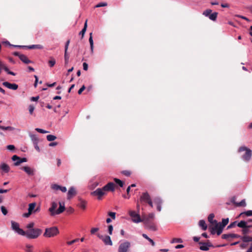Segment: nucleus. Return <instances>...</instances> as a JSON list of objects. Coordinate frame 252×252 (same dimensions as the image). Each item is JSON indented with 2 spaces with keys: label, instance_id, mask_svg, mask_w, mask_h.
I'll return each instance as SVG.
<instances>
[{
  "label": "nucleus",
  "instance_id": "bb28decb",
  "mask_svg": "<svg viewBox=\"0 0 252 252\" xmlns=\"http://www.w3.org/2000/svg\"><path fill=\"white\" fill-rule=\"evenodd\" d=\"M29 136L33 144L35 143H38L39 139L36 135L30 133Z\"/></svg>",
  "mask_w": 252,
  "mask_h": 252
},
{
  "label": "nucleus",
  "instance_id": "6e6d98bb",
  "mask_svg": "<svg viewBox=\"0 0 252 252\" xmlns=\"http://www.w3.org/2000/svg\"><path fill=\"white\" fill-rule=\"evenodd\" d=\"M0 208H1V212L3 214V215L5 216V215H7V210L5 208V207L3 206H1Z\"/></svg>",
  "mask_w": 252,
  "mask_h": 252
},
{
  "label": "nucleus",
  "instance_id": "69168bd1",
  "mask_svg": "<svg viewBox=\"0 0 252 252\" xmlns=\"http://www.w3.org/2000/svg\"><path fill=\"white\" fill-rule=\"evenodd\" d=\"M34 223L33 222H31L27 224V227L30 229L33 228Z\"/></svg>",
  "mask_w": 252,
  "mask_h": 252
},
{
  "label": "nucleus",
  "instance_id": "9b49d317",
  "mask_svg": "<svg viewBox=\"0 0 252 252\" xmlns=\"http://www.w3.org/2000/svg\"><path fill=\"white\" fill-rule=\"evenodd\" d=\"M21 169L26 173L30 176H33L35 174L36 170L34 168L31 167L29 166H25L21 168Z\"/></svg>",
  "mask_w": 252,
  "mask_h": 252
},
{
  "label": "nucleus",
  "instance_id": "c03bdc74",
  "mask_svg": "<svg viewBox=\"0 0 252 252\" xmlns=\"http://www.w3.org/2000/svg\"><path fill=\"white\" fill-rule=\"evenodd\" d=\"M114 181L115 182L116 184H117L120 187H123L124 184V183L121 181V180L117 179V178H114Z\"/></svg>",
  "mask_w": 252,
  "mask_h": 252
},
{
  "label": "nucleus",
  "instance_id": "72a5a7b5",
  "mask_svg": "<svg viewBox=\"0 0 252 252\" xmlns=\"http://www.w3.org/2000/svg\"><path fill=\"white\" fill-rule=\"evenodd\" d=\"M51 188H52V189H53L54 190H61L63 192V187H62L61 186H59L57 184H53V185H52Z\"/></svg>",
  "mask_w": 252,
  "mask_h": 252
},
{
  "label": "nucleus",
  "instance_id": "a19ab883",
  "mask_svg": "<svg viewBox=\"0 0 252 252\" xmlns=\"http://www.w3.org/2000/svg\"><path fill=\"white\" fill-rule=\"evenodd\" d=\"M89 42L90 44L91 49L92 50V52H93V47H94V42H93V37H92V33H90V37H89Z\"/></svg>",
  "mask_w": 252,
  "mask_h": 252
},
{
  "label": "nucleus",
  "instance_id": "423d86ee",
  "mask_svg": "<svg viewBox=\"0 0 252 252\" xmlns=\"http://www.w3.org/2000/svg\"><path fill=\"white\" fill-rule=\"evenodd\" d=\"M145 224V227L146 228L149 229L152 231H156L157 230V227L155 223L152 221H149L147 219H142V221Z\"/></svg>",
  "mask_w": 252,
  "mask_h": 252
},
{
  "label": "nucleus",
  "instance_id": "a18cd8bd",
  "mask_svg": "<svg viewBox=\"0 0 252 252\" xmlns=\"http://www.w3.org/2000/svg\"><path fill=\"white\" fill-rule=\"evenodd\" d=\"M241 232L243 235H248L251 232V231L249 228L245 227V228L242 229Z\"/></svg>",
  "mask_w": 252,
  "mask_h": 252
},
{
  "label": "nucleus",
  "instance_id": "ddd939ff",
  "mask_svg": "<svg viewBox=\"0 0 252 252\" xmlns=\"http://www.w3.org/2000/svg\"><path fill=\"white\" fill-rule=\"evenodd\" d=\"M199 249L202 251H207L209 250L210 247H213L212 244L208 241L207 242H199Z\"/></svg>",
  "mask_w": 252,
  "mask_h": 252
},
{
  "label": "nucleus",
  "instance_id": "a211bd4d",
  "mask_svg": "<svg viewBox=\"0 0 252 252\" xmlns=\"http://www.w3.org/2000/svg\"><path fill=\"white\" fill-rule=\"evenodd\" d=\"M3 69L5 71L7 72V74L15 76L16 75V73L14 72L10 71L8 67L0 61V74L1 73V70Z\"/></svg>",
  "mask_w": 252,
  "mask_h": 252
},
{
  "label": "nucleus",
  "instance_id": "a878e982",
  "mask_svg": "<svg viewBox=\"0 0 252 252\" xmlns=\"http://www.w3.org/2000/svg\"><path fill=\"white\" fill-rule=\"evenodd\" d=\"M0 168L3 171H4L5 173H8L10 170V168L9 166L5 163H3L1 164Z\"/></svg>",
  "mask_w": 252,
  "mask_h": 252
},
{
  "label": "nucleus",
  "instance_id": "e433bc0d",
  "mask_svg": "<svg viewBox=\"0 0 252 252\" xmlns=\"http://www.w3.org/2000/svg\"><path fill=\"white\" fill-rule=\"evenodd\" d=\"M0 129L3 130H10V131H12V130H13L15 129L14 127L10 126H0Z\"/></svg>",
  "mask_w": 252,
  "mask_h": 252
},
{
  "label": "nucleus",
  "instance_id": "aec40b11",
  "mask_svg": "<svg viewBox=\"0 0 252 252\" xmlns=\"http://www.w3.org/2000/svg\"><path fill=\"white\" fill-rule=\"evenodd\" d=\"M79 202L77 204V206L82 209L83 210H85L86 208L87 205V201L82 199L81 198H78Z\"/></svg>",
  "mask_w": 252,
  "mask_h": 252
},
{
  "label": "nucleus",
  "instance_id": "680f3d73",
  "mask_svg": "<svg viewBox=\"0 0 252 252\" xmlns=\"http://www.w3.org/2000/svg\"><path fill=\"white\" fill-rule=\"evenodd\" d=\"M108 233L110 235H112V231H113V227L112 226V225H109L108 227Z\"/></svg>",
  "mask_w": 252,
  "mask_h": 252
},
{
  "label": "nucleus",
  "instance_id": "e2e57ef3",
  "mask_svg": "<svg viewBox=\"0 0 252 252\" xmlns=\"http://www.w3.org/2000/svg\"><path fill=\"white\" fill-rule=\"evenodd\" d=\"M12 47H16V48H19L27 49V46H25V45H12Z\"/></svg>",
  "mask_w": 252,
  "mask_h": 252
},
{
  "label": "nucleus",
  "instance_id": "39448f33",
  "mask_svg": "<svg viewBox=\"0 0 252 252\" xmlns=\"http://www.w3.org/2000/svg\"><path fill=\"white\" fill-rule=\"evenodd\" d=\"M145 224V227L146 228L149 229L152 231H156L157 230V227L155 223L152 221H149L147 219H142V221Z\"/></svg>",
  "mask_w": 252,
  "mask_h": 252
},
{
  "label": "nucleus",
  "instance_id": "338daca9",
  "mask_svg": "<svg viewBox=\"0 0 252 252\" xmlns=\"http://www.w3.org/2000/svg\"><path fill=\"white\" fill-rule=\"evenodd\" d=\"M86 87L84 85H83L82 87L79 90L78 92V94H81L83 91L85 89Z\"/></svg>",
  "mask_w": 252,
  "mask_h": 252
},
{
  "label": "nucleus",
  "instance_id": "9d476101",
  "mask_svg": "<svg viewBox=\"0 0 252 252\" xmlns=\"http://www.w3.org/2000/svg\"><path fill=\"white\" fill-rule=\"evenodd\" d=\"M91 194L94 196H97L98 199L100 200L102 197L106 193L102 188L97 189L95 190L92 192Z\"/></svg>",
  "mask_w": 252,
  "mask_h": 252
},
{
  "label": "nucleus",
  "instance_id": "412c9836",
  "mask_svg": "<svg viewBox=\"0 0 252 252\" xmlns=\"http://www.w3.org/2000/svg\"><path fill=\"white\" fill-rule=\"evenodd\" d=\"M252 155V151L249 149L246 151L245 154L243 156L242 158L245 161H249L251 158Z\"/></svg>",
  "mask_w": 252,
  "mask_h": 252
},
{
  "label": "nucleus",
  "instance_id": "6e6552de",
  "mask_svg": "<svg viewBox=\"0 0 252 252\" xmlns=\"http://www.w3.org/2000/svg\"><path fill=\"white\" fill-rule=\"evenodd\" d=\"M129 215L132 218V220L135 223H138L142 221V219L140 218V215L134 211H129Z\"/></svg>",
  "mask_w": 252,
  "mask_h": 252
},
{
  "label": "nucleus",
  "instance_id": "4be33fe9",
  "mask_svg": "<svg viewBox=\"0 0 252 252\" xmlns=\"http://www.w3.org/2000/svg\"><path fill=\"white\" fill-rule=\"evenodd\" d=\"M215 217V216H214V214H210L208 217V221L212 224V225H214V224H216L217 223H218V222H217V221L216 220H213L214 218Z\"/></svg>",
  "mask_w": 252,
  "mask_h": 252
},
{
  "label": "nucleus",
  "instance_id": "79ce46f5",
  "mask_svg": "<svg viewBox=\"0 0 252 252\" xmlns=\"http://www.w3.org/2000/svg\"><path fill=\"white\" fill-rule=\"evenodd\" d=\"M142 236L145 238L146 239H147V240H148L150 243L151 244V245L153 246H154L155 245V242H154V241L151 239L150 238H149L146 234H142Z\"/></svg>",
  "mask_w": 252,
  "mask_h": 252
},
{
  "label": "nucleus",
  "instance_id": "8fccbe9b",
  "mask_svg": "<svg viewBox=\"0 0 252 252\" xmlns=\"http://www.w3.org/2000/svg\"><path fill=\"white\" fill-rule=\"evenodd\" d=\"M183 240L181 238H173L172 241H171V243H182Z\"/></svg>",
  "mask_w": 252,
  "mask_h": 252
},
{
  "label": "nucleus",
  "instance_id": "49530a36",
  "mask_svg": "<svg viewBox=\"0 0 252 252\" xmlns=\"http://www.w3.org/2000/svg\"><path fill=\"white\" fill-rule=\"evenodd\" d=\"M47 140L48 141H53L54 140H55L57 137L56 136H55V135H48L47 136Z\"/></svg>",
  "mask_w": 252,
  "mask_h": 252
},
{
  "label": "nucleus",
  "instance_id": "2f4dec72",
  "mask_svg": "<svg viewBox=\"0 0 252 252\" xmlns=\"http://www.w3.org/2000/svg\"><path fill=\"white\" fill-rule=\"evenodd\" d=\"M228 222H229L228 218L223 219L222 220L221 223L219 222V223H218V224H219V225H220V226H221V227L224 228L228 224Z\"/></svg>",
  "mask_w": 252,
  "mask_h": 252
},
{
  "label": "nucleus",
  "instance_id": "37998d69",
  "mask_svg": "<svg viewBox=\"0 0 252 252\" xmlns=\"http://www.w3.org/2000/svg\"><path fill=\"white\" fill-rule=\"evenodd\" d=\"M35 205H36V203L35 202L29 204L28 211H29L30 212H32L33 211V210L34 209Z\"/></svg>",
  "mask_w": 252,
  "mask_h": 252
},
{
  "label": "nucleus",
  "instance_id": "b1692460",
  "mask_svg": "<svg viewBox=\"0 0 252 252\" xmlns=\"http://www.w3.org/2000/svg\"><path fill=\"white\" fill-rule=\"evenodd\" d=\"M20 60L26 64H28L32 63V61L29 60L28 58L24 54L21 55L20 57Z\"/></svg>",
  "mask_w": 252,
  "mask_h": 252
},
{
  "label": "nucleus",
  "instance_id": "0eeeda50",
  "mask_svg": "<svg viewBox=\"0 0 252 252\" xmlns=\"http://www.w3.org/2000/svg\"><path fill=\"white\" fill-rule=\"evenodd\" d=\"M130 247V243L125 241L121 243L118 248V252H127Z\"/></svg>",
  "mask_w": 252,
  "mask_h": 252
},
{
  "label": "nucleus",
  "instance_id": "7ed1b4c3",
  "mask_svg": "<svg viewBox=\"0 0 252 252\" xmlns=\"http://www.w3.org/2000/svg\"><path fill=\"white\" fill-rule=\"evenodd\" d=\"M59 233L58 229L56 227L47 228L43 234L45 237H52L56 235Z\"/></svg>",
  "mask_w": 252,
  "mask_h": 252
},
{
  "label": "nucleus",
  "instance_id": "58836bf2",
  "mask_svg": "<svg viewBox=\"0 0 252 252\" xmlns=\"http://www.w3.org/2000/svg\"><path fill=\"white\" fill-rule=\"evenodd\" d=\"M213 225L214 226H210L209 227V229L212 234H215V233L216 232L217 226L216 224H214Z\"/></svg>",
  "mask_w": 252,
  "mask_h": 252
},
{
  "label": "nucleus",
  "instance_id": "4d7b16f0",
  "mask_svg": "<svg viewBox=\"0 0 252 252\" xmlns=\"http://www.w3.org/2000/svg\"><path fill=\"white\" fill-rule=\"evenodd\" d=\"M249 149L248 148H247L246 147H245V146H242V147H240L239 149H238V152H242L243 151H246L247 150H248Z\"/></svg>",
  "mask_w": 252,
  "mask_h": 252
},
{
  "label": "nucleus",
  "instance_id": "cd10ccee",
  "mask_svg": "<svg viewBox=\"0 0 252 252\" xmlns=\"http://www.w3.org/2000/svg\"><path fill=\"white\" fill-rule=\"evenodd\" d=\"M248 222H248V220L247 221L245 220H241L237 223V225L239 227L244 229L247 227V224H248Z\"/></svg>",
  "mask_w": 252,
  "mask_h": 252
},
{
  "label": "nucleus",
  "instance_id": "052dcab7",
  "mask_svg": "<svg viewBox=\"0 0 252 252\" xmlns=\"http://www.w3.org/2000/svg\"><path fill=\"white\" fill-rule=\"evenodd\" d=\"M48 63L49 64V65L51 67H52L55 65V64L56 63V61L54 59H52V60H50Z\"/></svg>",
  "mask_w": 252,
  "mask_h": 252
},
{
  "label": "nucleus",
  "instance_id": "de8ad7c7",
  "mask_svg": "<svg viewBox=\"0 0 252 252\" xmlns=\"http://www.w3.org/2000/svg\"><path fill=\"white\" fill-rule=\"evenodd\" d=\"M211 12H212V10H211L210 9H208L205 10L203 12V14L206 17H209L210 16V14L211 13Z\"/></svg>",
  "mask_w": 252,
  "mask_h": 252
},
{
  "label": "nucleus",
  "instance_id": "c756f323",
  "mask_svg": "<svg viewBox=\"0 0 252 252\" xmlns=\"http://www.w3.org/2000/svg\"><path fill=\"white\" fill-rule=\"evenodd\" d=\"M69 43H70V40H68L65 43V52H64V57L65 58V61H66L69 58V57L67 56V50L68 49V47L69 46Z\"/></svg>",
  "mask_w": 252,
  "mask_h": 252
},
{
  "label": "nucleus",
  "instance_id": "ea45409f",
  "mask_svg": "<svg viewBox=\"0 0 252 252\" xmlns=\"http://www.w3.org/2000/svg\"><path fill=\"white\" fill-rule=\"evenodd\" d=\"M66 211V214L69 215L73 213L74 212V210L73 208L69 207L68 208L65 209V206H64V211Z\"/></svg>",
  "mask_w": 252,
  "mask_h": 252
},
{
  "label": "nucleus",
  "instance_id": "6ab92c4d",
  "mask_svg": "<svg viewBox=\"0 0 252 252\" xmlns=\"http://www.w3.org/2000/svg\"><path fill=\"white\" fill-rule=\"evenodd\" d=\"M76 190L74 187L70 188L67 192V199L68 200L71 199L76 195Z\"/></svg>",
  "mask_w": 252,
  "mask_h": 252
},
{
  "label": "nucleus",
  "instance_id": "f8f14e48",
  "mask_svg": "<svg viewBox=\"0 0 252 252\" xmlns=\"http://www.w3.org/2000/svg\"><path fill=\"white\" fill-rule=\"evenodd\" d=\"M12 160L13 161H15L14 163V165L15 166H18L20 165L21 163L25 162L27 161V159L26 158H20L17 155H14L12 157Z\"/></svg>",
  "mask_w": 252,
  "mask_h": 252
},
{
  "label": "nucleus",
  "instance_id": "4c0bfd02",
  "mask_svg": "<svg viewBox=\"0 0 252 252\" xmlns=\"http://www.w3.org/2000/svg\"><path fill=\"white\" fill-rule=\"evenodd\" d=\"M154 201L157 205H161L162 203V200L158 197H155L154 199Z\"/></svg>",
  "mask_w": 252,
  "mask_h": 252
},
{
  "label": "nucleus",
  "instance_id": "c85d7f7f",
  "mask_svg": "<svg viewBox=\"0 0 252 252\" xmlns=\"http://www.w3.org/2000/svg\"><path fill=\"white\" fill-rule=\"evenodd\" d=\"M43 48L42 45L40 44H35V45H32L27 46V49H42Z\"/></svg>",
  "mask_w": 252,
  "mask_h": 252
},
{
  "label": "nucleus",
  "instance_id": "dca6fc26",
  "mask_svg": "<svg viewBox=\"0 0 252 252\" xmlns=\"http://www.w3.org/2000/svg\"><path fill=\"white\" fill-rule=\"evenodd\" d=\"M240 236L233 233L224 234L221 235V238L230 241V239L239 238Z\"/></svg>",
  "mask_w": 252,
  "mask_h": 252
},
{
  "label": "nucleus",
  "instance_id": "3c124183",
  "mask_svg": "<svg viewBox=\"0 0 252 252\" xmlns=\"http://www.w3.org/2000/svg\"><path fill=\"white\" fill-rule=\"evenodd\" d=\"M245 214L247 216H252V210L247 211L240 214V216Z\"/></svg>",
  "mask_w": 252,
  "mask_h": 252
},
{
  "label": "nucleus",
  "instance_id": "5701e85b",
  "mask_svg": "<svg viewBox=\"0 0 252 252\" xmlns=\"http://www.w3.org/2000/svg\"><path fill=\"white\" fill-rule=\"evenodd\" d=\"M240 238L244 243L252 241V237L249 236L248 235H243V236H240Z\"/></svg>",
  "mask_w": 252,
  "mask_h": 252
},
{
  "label": "nucleus",
  "instance_id": "4468645a",
  "mask_svg": "<svg viewBox=\"0 0 252 252\" xmlns=\"http://www.w3.org/2000/svg\"><path fill=\"white\" fill-rule=\"evenodd\" d=\"M115 185L113 182H109L105 186L102 187V189L106 192V191H114L115 190Z\"/></svg>",
  "mask_w": 252,
  "mask_h": 252
},
{
  "label": "nucleus",
  "instance_id": "603ef678",
  "mask_svg": "<svg viewBox=\"0 0 252 252\" xmlns=\"http://www.w3.org/2000/svg\"><path fill=\"white\" fill-rule=\"evenodd\" d=\"M246 202L245 200H242L241 202L236 203V206H246Z\"/></svg>",
  "mask_w": 252,
  "mask_h": 252
},
{
  "label": "nucleus",
  "instance_id": "0e129e2a",
  "mask_svg": "<svg viewBox=\"0 0 252 252\" xmlns=\"http://www.w3.org/2000/svg\"><path fill=\"white\" fill-rule=\"evenodd\" d=\"M108 215L112 218V219H115L116 213L114 212H110L108 213Z\"/></svg>",
  "mask_w": 252,
  "mask_h": 252
},
{
  "label": "nucleus",
  "instance_id": "1a4fd4ad",
  "mask_svg": "<svg viewBox=\"0 0 252 252\" xmlns=\"http://www.w3.org/2000/svg\"><path fill=\"white\" fill-rule=\"evenodd\" d=\"M97 237L104 243L106 245L112 246L113 243L109 236H103L99 233L97 234Z\"/></svg>",
  "mask_w": 252,
  "mask_h": 252
},
{
  "label": "nucleus",
  "instance_id": "bf43d9fd",
  "mask_svg": "<svg viewBox=\"0 0 252 252\" xmlns=\"http://www.w3.org/2000/svg\"><path fill=\"white\" fill-rule=\"evenodd\" d=\"M107 5V3L106 2H100L97 4L95 7H100L102 6H106Z\"/></svg>",
  "mask_w": 252,
  "mask_h": 252
},
{
  "label": "nucleus",
  "instance_id": "09e8293b",
  "mask_svg": "<svg viewBox=\"0 0 252 252\" xmlns=\"http://www.w3.org/2000/svg\"><path fill=\"white\" fill-rule=\"evenodd\" d=\"M35 130L37 131L38 132L41 133H49V131L45 130L44 129L39 128H36Z\"/></svg>",
  "mask_w": 252,
  "mask_h": 252
},
{
  "label": "nucleus",
  "instance_id": "13d9d810",
  "mask_svg": "<svg viewBox=\"0 0 252 252\" xmlns=\"http://www.w3.org/2000/svg\"><path fill=\"white\" fill-rule=\"evenodd\" d=\"M34 110V107L32 105H30L29 107V110L30 114H32Z\"/></svg>",
  "mask_w": 252,
  "mask_h": 252
},
{
  "label": "nucleus",
  "instance_id": "20e7f679",
  "mask_svg": "<svg viewBox=\"0 0 252 252\" xmlns=\"http://www.w3.org/2000/svg\"><path fill=\"white\" fill-rule=\"evenodd\" d=\"M11 229L19 235L25 236V231L19 227V224L13 220L11 221Z\"/></svg>",
  "mask_w": 252,
  "mask_h": 252
},
{
  "label": "nucleus",
  "instance_id": "f257e3e1",
  "mask_svg": "<svg viewBox=\"0 0 252 252\" xmlns=\"http://www.w3.org/2000/svg\"><path fill=\"white\" fill-rule=\"evenodd\" d=\"M42 233V230L39 228H32L25 231V236L28 239H36Z\"/></svg>",
  "mask_w": 252,
  "mask_h": 252
},
{
  "label": "nucleus",
  "instance_id": "864d4df0",
  "mask_svg": "<svg viewBox=\"0 0 252 252\" xmlns=\"http://www.w3.org/2000/svg\"><path fill=\"white\" fill-rule=\"evenodd\" d=\"M237 224V221H235L232 223H231L228 226H227V229H230V228H233L235 226V225H236Z\"/></svg>",
  "mask_w": 252,
  "mask_h": 252
},
{
  "label": "nucleus",
  "instance_id": "c9c22d12",
  "mask_svg": "<svg viewBox=\"0 0 252 252\" xmlns=\"http://www.w3.org/2000/svg\"><path fill=\"white\" fill-rule=\"evenodd\" d=\"M33 247L32 245H30V244H26V249H25V251L26 252H33Z\"/></svg>",
  "mask_w": 252,
  "mask_h": 252
},
{
  "label": "nucleus",
  "instance_id": "f03ea898",
  "mask_svg": "<svg viewBox=\"0 0 252 252\" xmlns=\"http://www.w3.org/2000/svg\"><path fill=\"white\" fill-rule=\"evenodd\" d=\"M60 206L58 209L56 210L58 206L57 203L53 202L51 207L49 208V211L52 216L60 214L63 212V205L62 202H59Z\"/></svg>",
  "mask_w": 252,
  "mask_h": 252
},
{
  "label": "nucleus",
  "instance_id": "393cba45",
  "mask_svg": "<svg viewBox=\"0 0 252 252\" xmlns=\"http://www.w3.org/2000/svg\"><path fill=\"white\" fill-rule=\"evenodd\" d=\"M155 218V214L153 213H151L148 214V215H143L142 219H147L149 221H152Z\"/></svg>",
  "mask_w": 252,
  "mask_h": 252
},
{
  "label": "nucleus",
  "instance_id": "7c9ffc66",
  "mask_svg": "<svg viewBox=\"0 0 252 252\" xmlns=\"http://www.w3.org/2000/svg\"><path fill=\"white\" fill-rule=\"evenodd\" d=\"M199 225L203 230H206L207 228V225L204 220H200L199 221Z\"/></svg>",
  "mask_w": 252,
  "mask_h": 252
},
{
  "label": "nucleus",
  "instance_id": "473e14b6",
  "mask_svg": "<svg viewBox=\"0 0 252 252\" xmlns=\"http://www.w3.org/2000/svg\"><path fill=\"white\" fill-rule=\"evenodd\" d=\"M216 225L217 226L216 233L218 235H220L222 233L223 228L220 226V225H219L218 223L216 224Z\"/></svg>",
  "mask_w": 252,
  "mask_h": 252
},
{
  "label": "nucleus",
  "instance_id": "774afa93",
  "mask_svg": "<svg viewBox=\"0 0 252 252\" xmlns=\"http://www.w3.org/2000/svg\"><path fill=\"white\" fill-rule=\"evenodd\" d=\"M7 149L9 150L12 151L15 149V146L13 145H9L7 146Z\"/></svg>",
  "mask_w": 252,
  "mask_h": 252
},
{
  "label": "nucleus",
  "instance_id": "2eb2a0df",
  "mask_svg": "<svg viewBox=\"0 0 252 252\" xmlns=\"http://www.w3.org/2000/svg\"><path fill=\"white\" fill-rule=\"evenodd\" d=\"M151 199L149 194L147 192H143L140 198V203H147Z\"/></svg>",
  "mask_w": 252,
  "mask_h": 252
},
{
  "label": "nucleus",
  "instance_id": "5fc2aeb1",
  "mask_svg": "<svg viewBox=\"0 0 252 252\" xmlns=\"http://www.w3.org/2000/svg\"><path fill=\"white\" fill-rule=\"evenodd\" d=\"M122 173L127 176V177H128L130 175H131V172L130 171H128V170H124V171H123L122 172Z\"/></svg>",
  "mask_w": 252,
  "mask_h": 252
},
{
  "label": "nucleus",
  "instance_id": "f704fd0d",
  "mask_svg": "<svg viewBox=\"0 0 252 252\" xmlns=\"http://www.w3.org/2000/svg\"><path fill=\"white\" fill-rule=\"evenodd\" d=\"M218 14V12H214L213 13H211L210 16H209V18L213 21H215L217 19Z\"/></svg>",
  "mask_w": 252,
  "mask_h": 252
},
{
  "label": "nucleus",
  "instance_id": "f3484780",
  "mask_svg": "<svg viewBox=\"0 0 252 252\" xmlns=\"http://www.w3.org/2000/svg\"><path fill=\"white\" fill-rule=\"evenodd\" d=\"M2 85L4 87L12 90H16L18 88V85L17 84L15 83H10L7 81L3 82L2 83Z\"/></svg>",
  "mask_w": 252,
  "mask_h": 252
}]
</instances>
